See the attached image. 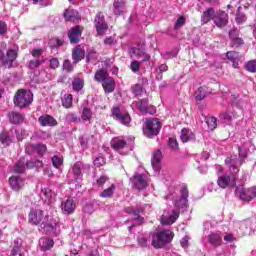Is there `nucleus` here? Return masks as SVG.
I'll use <instances>...</instances> for the list:
<instances>
[{
	"label": "nucleus",
	"instance_id": "1",
	"mask_svg": "<svg viewBox=\"0 0 256 256\" xmlns=\"http://www.w3.org/2000/svg\"><path fill=\"white\" fill-rule=\"evenodd\" d=\"M175 239V233L171 229L160 230L153 235L152 247L154 249H165Z\"/></svg>",
	"mask_w": 256,
	"mask_h": 256
},
{
	"label": "nucleus",
	"instance_id": "2",
	"mask_svg": "<svg viewBox=\"0 0 256 256\" xmlns=\"http://www.w3.org/2000/svg\"><path fill=\"white\" fill-rule=\"evenodd\" d=\"M13 103L19 109H27L33 103V92L25 89H18L14 95Z\"/></svg>",
	"mask_w": 256,
	"mask_h": 256
},
{
	"label": "nucleus",
	"instance_id": "3",
	"mask_svg": "<svg viewBox=\"0 0 256 256\" xmlns=\"http://www.w3.org/2000/svg\"><path fill=\"white\" fill-rule=\"evenodd\" d=\"M28 223L30 225H42L43 227H50L53 229V224L49 223V214L41 209L31 210L28 214Z\"/></svg>",
	"mask_w": 256,
	"mask_h": 256
},
{
	"label": "nucleus",
	"instance_id": "4",
	"mask_svg": "<svg viewBox=\"0 0 256 256\" xmlns=\"http://www.w3.org/2000/svg\"><path fill=\"white\" fill-rule=\"evenodd\" d=\"M161 131V122L157 118H147L143 126V133L146 137H155Z\"/></svg>",
	"mask_w": 256,
	"mask_h": 256
},
{
	"label": "nucleus",
	"instance_id": "5",
	"mask_svg": "<svg viewBox=\"0 0 256 256\" xmlns=\"http://www.w3.org/2000/svg\"><path fill=\"white\" fill-rule=\"evenodd\" d=\"M130 182L134 189L137 191H144L149 186V177L145 174L135 173L131 178Z\"/></svg>",
	"mask_w": 256,
	"mask_h": 256
},
{
	"label": "nucleus",
	"instance_id": "6",
	"mask_svg": "<svg viewBox=\"0 0 256 256\" xmlns=\"http://www.w3.org/2000/svg\"><path fill=\"white\" fill-rule=\"evenodd\" d=\"M111 117L114 121H118L121 125H129L131 123V115L129 113H121V108L119 106H113L111 108Z\"/></svg>",
	"mask_w": 256,
	"mask_h": 256
},
{
	"label": "nucleus",
	"instance_id": "7",
	"mask_svg": "<svg viewBox=\"0 0 256 256\" xmlns=\"http://www.w3.org/2000/svg\"><path fill=\"white\" fill-rule=\"evenodd\" d=\"M19 57V52L15 49H8L6 52V56L2 58V64L0 67H5L6 69H11L13 67V63L17 61Z\"/></svg>",
	"mask_w": 256,
	"mask_h": 256
},
{
	"label": "nucleus",
	"instance_id": "8",
	"mask_svg": "<svg viewBox=\"0 0 256 256\" xmlns=\"http://www.w3.org/2000/svg\"><path fill=\"white\" fill-rule=\"evenodd\" d=\"M236 183H237V177L235 176V174L223 175L218 177L217 179V185L221 189H227V187H229V189H233Z\"/></svg>",
	"mask_w": 256,
	"mask_h": 256
},
{
	"label": "nucleus",
	"instance_id": "9",
	"mask_svg": "<svg viewBox=\"0 0 256 256\" xmlns=\"http://www.w3.org/2000/svg\"><path fill=\"white\" fill-rule=\"evenodd\" d=\"M83 29H85L81 25L73 26L68 31V39L72 45H77L79 41H81V35H83Z\"/></svg>",
	"mask_w": 256,
	"mask_h": 256
},
{
	"label": "nucleus",
	"instance_id": "10",
	"mask_svg": "<svg viewBox=\"0 0 256 256\" xmlns=\"http://www.w3.org/2000/svg\"><path fill=\"white\" fill-rule=\"evenodd\" d=\"M9 185L12 191L19 193V191L25 188V185H27V182H25V179L21 176H11L9 178Z\"/></svg>",
	"mask_w": 256,
	"mask_h": 256
},
{
	"label": "nucleus",
	"instance_id": "11",
	"mask_svg": "<svg viewBox=\"0 0 256 256\" xmlns=\"http://www.w3.org/2000/svg\"><path fill=\"white\" fill-rule=\"evenodd\" d=\"M131 53L132 55H135L137 59H142L141 63H147L151 61V54L145 51V45H142L140 48L132 47Z\"/></svg>",
	"mask_w": 256,
	"mask_h": 256
},
{
	"label": "nucleus",
	"instance_id": "12",
	"mask_svg": "<svg viewBox=\"0 0 256 256\" xmlns=\"http://www.w3.org/2000/svg\"><path fill=\"white\" fill-rule=\"evenodd\" d=\"M63 17L66 23H79V21H81L79 11L73 8H67L63 13Z\"/></svg>",
	"mask_w": 256,
	"mask_h": 256
},
{
	"label": "nucleus",
	"instance_id": "13",
	"mask_svg": "<svg viewBox=\"0 0 256 256\" xmlns=\"http://www.w3.org/2000/svg\"><path fill=\"white\" fill-rule=\"evenodd\" d=\"M61 211L63 215H73L75 213V209H77V202L73 200V198H68L61 203Z\"/></svg>",
	"mask_w": 256,
	"mask_h": 256
},
{
	"label": "nucleus",
	"instance_id": "14",
	"mask_svg": "<svg viewBox=\"0 0 256 256\" xmlns=\"http://www.w3.org/2000/svg\"><path fill=\"white\" fill-rule=\"evenodd\" d=\"M226 165H228L232 174L236 175L239 173V167L243 165V160H239L237 155H233L225 160Z\"/></svg>",
	"mask_w": 256,
	"mask_h": 256
},
{
	"label": "nucleus",
	"instance_id": "15",
	"mask_svg": "<svg viewBox=\"0 0 256 256\" xmlns=\"http://www.w3.org/2000/svg\"><path fill=\"white\" fill-rule=\"evenodd\" d=\"M229 38H230V46L235 47L236 49L239 47H243L245 45V41L243 38L239 37V30L233 28L229 31Z\"/></svg>",
	"mask_w": 256,
	"mask_h": 256
},
{
	"label": "nucleus",
	"instance_id": "16",
	"mask_svg": "<svg viewBox=\"0 0 256 256\" xmlns=\"http://www.w3.org/2000/svg\"><path fill=\"white\" fill-rule=\"evenodd\" d=\"M214 23L216 27H219L220 29L227 27V23H229V15L227 12L219 10L214 17Z\"/></svg>",
	"mask_w": 256,
	"mask_h": 256
},
{
	"label": "nucleus",
	"instance_id": "17",
	"mask_svg": "<svg viewBox=\"0 0 256 256\" xmlns=\"http://www.w3.org/2000/svg\"><path fill=\"white\" fill-rule=\"evenodd\" d=\"M7 118L12 125H21L25 121V114H21L18 111H10L7 114Z\"/></svg>",
	"mask_w": 256,
	"mask_h": 256
},
{
	"label": "nucleus",
	"instance_id": "18",
	"mask_svg": "<svg viewBox=\"0 0 256 256\" xmlns=\"http://www.w3.org/2000/svg\"><path fill=\"white\" fill-rule=\"evenodd\" d=\"M85 59V49L81 45H77L72 49V60L75 65L81 63Z\"/></svg>",
	"mask_w": 256,
	"mask_h": 256
},
{
	"label": "nucleus",
	"instance_id": "19",
	"mask_svg": "<svg viewBox=\"0 0 256 256\" xmlns=\"http://www.w3.org/2000/svg\"><path fill=\"white\" fill-rule=\"evenodd\" d=\"M179 215V210H173L170 216L163 214L160 217V223L161 225H173V223L179 219Z\"/></svg>",
	"mask_w": 256,
	"mask_h": 256
},
{
	"label": "nucleus",
	"instance_id": "20",
	"mask_svg": "<svg viewBox=\"0 0 256 256\" xmlns=\"http://www.w3.org/2000/svg\"><path fill=\"white\" fill-rule=\"evenodd\" d=\"M235 195L241 199V201H246L249 203L251 201V193H249V188L245 189L243 185L237 186L235 189Z\"/></svg>",
	"mask_w": 256,
	"mask_h": 256
},
{
	"label": "nucleus",
	"instance_id": "21",
	"mask_svg": "<svg viewBox=\"0 0 256 256\" xmlns=\"http://www.w3.org/2000/svg\"><path fill=\"white\" fill-rule=\"evenodd\" d=\"M38 121L41 127H56L57 125V120L49 114L40 116Z\"/></svg>",
	"mask_w": 256,
	"mask_h": 256
},
{
	"label": "nucleus",
	"instance_id": "22",
	"mask_svg": "<svg viewBox=\"0 0 256 256\" xmlns=\"http://www.w3.org/2000/svg\"><path fill=\"white\" fill-rule=\"evenodd\" d=\"M110 145L114 151H121L127 147V140H125L123 137H114L112 138Z\"/></svg>",
	"mask_w": 256,
	"mask_h": 256
},
{
	"label": "nucleus",
	"instance_id": "23",
	"mask_svg": "<svg viewBox=\"0 0 256 256\" xmlns=\"http://www.w3.org/2000/svg\"><path fill=\"white\" fill-rule=\"evenodd\" d=\"M181 198L178 202L175 203V206L177 209L181 207H187V202L189 198V189H187V186H183L181 191H180Z\"/></svg>",
	"mask_w": 256,
	"mask_h": 256
},
{
	"label": "nucleus",
	"instance_id": "24",
	"mask_svg": "<svg viewBox=\"0 0 256 256\" xmlns=\"http://www.w3.org/2000/svg\"><path fill=\"white\" fill-rule=\"evenodd\" d=\"M226 59L231 61L234 69H239V61H241V55L237 51H228L226 53Z\"/></svg>",
	"mask_w": 256,
	"mask_h": 256
},
{
	"label": "nucleus",
	"instance_id": "25",
	"mask_svg": "<svg viewBox=\"0 0 256 256\" xmlns=\"http://www.w3.org/2000/svg\"><path fill=\"white\" fill-rule=\"evenodd\" d=\"M161 159H163V153L161 152V150L155 151L151 159L154 171H161Z\"/></svg>",
	"mask_w": 256,
	"mask_h": 256
},
{
	"label": "nucleus",
	"instance_id": "26",
	"mask_svg": "<svg viewBox=\"0 0 256 256\" xmlns=\"http://www.w3.org/2000/svg\"><path fill=\"white\" fill-rule=\"evenodd\" d=\"M208 243L211 244L212 247H221L223 245V238L220 234L212 232L208 235Z\"/></svg>",
	"mask_w": 256,
	"mask_h": 256
},
{
	"label": "nucleus",
	"instance_id": "27",
	"mask_svg": "<svg viewBox=\"0 0 256 256\" xmlns=\"http://www.w3.org/2000/svg\"><path fill=\"white\" fill-rule=\"evenodd\" d=\"M217 13H215V8L210 7L203 12L201 16L202 23H209V21H215Z\"/></svg>",
	"mask_w": 256,
	"mask_h": 256
},
{
	"label": "nucleus",
	"instance_id": "28",
	"mask_svg": "<svg viewBox=\"0 0 256 256\" xmlns=\"http://www.w3.org/2000/svg\"><path fill=\"white\" fill-rule=\"evenodd\" d=\"M111 76L106 69H99L94 74V80L96 83H103L105 80L109 79Z\"/></svg>",
	"mask_w": 256,
	"mask_h": 256
},
{
	"label": "nucleus",
	"instance_id": "29",
	"mask_svg": "<svg viewBox=\"0 0 256 256\" xmlns=\"http://www.w3.org/2000/svg\"><path fill=\"white\" fill-rule=\"evenodd\" d=\"M102 87L105 91V93H113V91H115V79H113V77H109L107 78L104 82H102Z\"/></svg>",
	"mask_w": 256,
	"mask_h": 256
},
{
	"label": "nucleus",
	"instance_id": "30",
	"mask_svg": "<svg viewBox=\"0 0 256 256\" xmlns=\"http://www.w3.org/2000/svg\"><path fill=\"white\" fill-rule=\"evenodd\" d=\"M180 139L182 143H189V141L195 139V134L189 128H183L181 130Z\"/></svg>",
	"mask_w": 256,
	"mask_h": 256
},
{
	"label": "nucleus",
	"instance_id": "31",
	"mask_svg": "<svg viewBox=\"0 0 256 256\" xmlns=\"http://www.w3.org/2000/svg\"><path fill=\"white\" fill-rule=\"evenodd\" d=\"M208 95H209L208 88L206 86H201L196 90L194 97L196 101H203V99H205V97H208Z\"/></svg>",
	"mask_w": 256,
	"mask_h": 256
},
{
	"label": "nucleus",
	"instance_id": "32",
	"mask_svg": "<svg viewBox=\"0 0 256 256\" xmlns=\"http://www.w3.org/2000/svg\"><path fill=\"white\" fill-rule=\"evenodd\" d=\"M83 87H85V80L83 78L74 77L72 81L73 91H76V93H79V91L83 90Z\"/></svg>",
	"mask_w": 256,
	"mask_h": 256
},
{
	"label": "nucleus",
	"instance_id": "33",
	"mask_svg": "<svg viewBox=\"0 0 256 256\" xmlns=\"http://www.w3.org/2000/svg\"><path fill=\"white\" fill-rule=\"evenodd\" d=\"M115 189H117L115 184H111L110 187L104 189L102 193H100V197L103 199H111V197L115 195Z\"/></svg>",
	"mask_w": 256,
	"mask_h": 256
},
{
	"label": "nucleus",
	"instance_id": "34",
	"mask_svg": "<svg viewBox=\"0 0 256 256\" xmlns=\"http://www.w3.org/2000/svg\"><path fill=\"white\" fill-rule=\"evenodd\" d=\"M113 13L114 15H123V9H125V1H114L113 3Z\"/></svg>",
	"mask_w": 256,
	"mask_h": 256
},
{
	"label": "nucleus",
	"instance_id": "35",
	"mask_svg": "<svg viewBox=\"0 0 256 256\" xmlns=\"http://www.w3.org/2000/svg\"><path fill=\"white\" fill-rule=\"evenodd\" d=\"M44 62V59H32L28 61L27 67L28 69H30V71H35V69H39V67H41V65H43Z\"/></svg>",
	"mask_w": 256,
	"mask_h": 256
},
{
	"label": "nucleus",
	"instance_id": "36",
	"mask_svg": "<svg viewBox=\"0 0 256 256\" xmlns=\"http://www.w3.org/2000/svg\"><path fill=\"white\" fill-rule=\"evenodd\" d=\"M40 245L42 251H49V249H53L55 242L52 239L42 238Z\"/></svg>",
	"mask_w": 256,
	"mask_h": 256
},
{
	"label": "nucleus",
	"instance_id": "37",
	"mask_svg": "<svg viewBox=\"0 0 256 256\" xmlns=\"http://www.w3.org/2000/svg\"><path fill=\"white\" fill-rule=\"evenodd\" d=\"M62 107L65 109H71L73 107V95L65 94L62 97Z\"/></svg>",
	"mask_w": 256,
	"mask_h": 256
},
{
	"label": "nucleus",
	"instance_id": "38",
	"mask_svg": "<svg viewBox=\"0 0 256 256\" xmlns=\"http://www.w3.org/2000/svg\"><path fill=\"white\" fill-rule=\"evenodd\" d=\"M137 107H138L139 111H141V113H148V111H149V99H147V98L140 99L137 102Z\"/></svg>",
	"mask_w": 256,
	"mask_h": 256
},
{
	"label": "nucleus",
	"instance_id": "39",
	"mask_svg": "<svg viewBox=\"0 0 256 256\" xmlns=\"http://www.w3.org/2000/svg\"><path fill=\"white\" fill-rule=\"evenodd\" d=\"M0 142L4 147H9L11 143H13V140L11 139V136L7 132H1L0 133Z\"/></svg>",
	"mask_w": 256,
	"mask_h": 256
},
{
	"label": "nucleus",
	"instance_id": "40",
	"mask_svg": "<svg viewBox=\"0 0 256 256\" xmlns=\"http://www.w3.org/2000/svg\"><path fill=\"white\" fill-rule=\"evenodd\" d=\"M80 119L81 121H91V119H93V111H91V108L84 107Z\"/></svg>",
	"mask_w": 256,
	"mask_h": 256
},
{
	"label": "nucleus",
	"instance_id": "41",
	"mask_svg": "<svg viewBox=\"0 0 256 256\" xmlns=\"http://www.w3.org/2000/svg\"><path fill=\"white\" fill-rule=\"evenodd\" d=\"M206 123L208 125V129L210 131H215L217 129V118L214 116H208L206 117Z\"/></svg>",
	"mask_w": 256,
	"mask_h": 256
},
{
	"label": "nucleus",
	"instance_id": "42",
	"mask_svg": "<svg viewBox=\"0 0 256 256\" xmlns=\"http://www.w3.org/2000/svg\"><path fill=\"white\" fill-rule=\"evenodd\" d=\"M94 27H95L97 35H99V37H103V35H105V32L107 31V29H109V25L107 24V22H104L103 24H98Z\"/></svg>",
	"mask_w": 256,
	"mask_h": 256
},
{
	"label": "nucleus",
	"instance_id": "43",
	"mask_svg": "<svg viewBox=\"0 0 256 256\" xmlns=\"http://www.w3.org/2000/svg\"><path fill=\"white\" fill-rule=\"evenodd\" d=\"M32 148L35 151H37L38 155H40L41 157H43L44 153H47V145L45 144H41V143L34 144L32 145Z\"/></svg>",
	"mask_w": 256,
	"mask_h": 256
},
{
	"label": "nucleus",
	"instance_id": "44",
	"mask_svg": "<svg viewBox=\"0 0 256 256\" xmlns=\"http://www.w3.org/2000/svg\"><path fill=\"white\" fill-rule=\"evenodd\" d=\"M14 171L16 173H23L25 171V158H21L17 161V163L14 166Z\"/></svg>",
	"mask_w": 256,
	"mask_h": 256
},
{
	"label": "nucleus",
	"instance_id": "45",
	"mask_svg": "<svg viewBox=\"0 0 256 256\" xmlns=\"http://www.w3.org/2000/svg\"><path fill=\"white\" fill-rule=\"evenodd\" d=\"M103 23H107L105 21V15H103V12H97L94 18V26L102 25Z\"/></svg>",
	"mask_w": 256,
	"mask_h": 256
},
{
	"label": "nucleus",
	"instance_id": "46",
	"mask_svg": "<svg viewBox=\"0 0 256 256\" xmlns=\"http://www.w3.org/2000/svg\"><path fill=\"white\" fill-rule=\"evenodd\" d=\"M185 23H187V18H185V16H180L174 24V31H178V29H181V27H183Z\"/></svg>",
	"mask_w": 256,
	"mask_h": 256
},
{
	"label": "nucleus",
	"instance_id": "47",
	"mask_svg": "<svg viewBox=\"0 0 256 256\" xmlns=\"http://www.w3.org/2000/svg\"><path fill=\"white\" fill-rule=\"evenodd\" d=\"M99 59V54H97V51L90 50L86 56V63H89L91 61H97Z\"/></svg>",
	"mask_w": 256,
	"mask_h": 256
},
{
	"label": "nucleus",
	"instance_id": "48",
	"mask_svg": "<svg viewBox=\"0 0 256 256\" xmlns=\"http://www.w3.org/2000/svg\"><path fill=\"white\" fill-rule=\"evenodd\" d=\"M246 71H249V73H256V60H249L245 64Z\"/></svg>",
	"mask_w": 256,
	"mask_h": 256
},
{
	"label": "nucleus",
	"instance_id": "49",
	"mask_svg": "<svg viewBox=\"0 0 256 256\" xmlns=\"http://www.w3.org/2000/svg\"><path fill=\"white\" fill-rule=\"evenodd\" d=\"M131 89H132L133 95H135L136 97L143 95V86H141V84H134L131 87Z\"/></svg>",
	"mask_w": 256,
	"mask_h": 256
},
{
	"label": "nucleus",
	"instance_id": "50",
	"mask_svg": "<svg viewBox=\"0 0 256 256\" xmlns=\"http://www.w3.org/2000/svg\"><path fill=\"white\" fill-rule=\"evenodd\" d=\"M219 117H220V120L223 121L224 123H229L233 119V117L228 111L221 112Z\"/></svg>",
	"mask_w": 256,
	"mask_h": 256
},
{
	"label": "nucleus",
	"instance_id": "51",
	"mask_svg": "<svg viewBox=\"0 0 256 256\" xmlns=\"http://www.w3.org/2000/svg\"><path fill=\"white\" fill-rule=\"evenodd\" d=\"M52 165L56 169H59V167H61V165H63V158H61V157H59L57 155L53 156L52 157Z\"/></svg>",
	"mask_w": 256,
	"mask_h": 256
},
{
	"label": "nucleus",
	"instance_id": "52",
	"mask_svg": "<svg viewBox=\"0 0 256 256\" xmlns=\"http://www.w3.org/2000/svg\"><path fill=\"white\" fill-rule=\"evenodd\" d=\"M141 63L143 62H139L137 60H134L130 63V69L133 73H137L139 72V70L141 69Z\"/></svg>",
	"mask_w": 256,
	"mask_h": 256
},
{
	"label": "nucleus",
	"instance_id": "53",
	"mask_svg": "<svg viewBox=\"0 0 256 256\" xmlns=\"http://www.w3.org/2000/svg\"><path fill=\"white\" fill-rule=\"evenodd\" d=\"M66 117L71 123H81V118L73 112L68 113Z\"/></svg>",
	"mask_w": 256,
	"mask_h": 256
},
{
	"label": "nucleus",
	"instance_id": "54",
	"mask_svg": "<svg viewBox=\"0 0 256 256\" xmlns=\"http://www.w3.org/2000/svg\"><path fill=\"white\" fill-rule=\"evenodd\" d=\"M168 146L173 151H178L179 150V142H177V139H175V138H169Z\"/></svg>",
	"mask_w": 256,
	"mask_h": 256
},
{
	"label": "nucleus",
	"instance_id": "55",
	"mask_svg": "<svg viewBox=\"0 0 256 256\" xmlns=\"http://www.w3.org/2000/svg\"><path fill=\"white\" fill-rule=\"evenodd\" d=\"M16 137L18 141H23L24 139H27L29 137V134L26 130H16Z\"/></svg>",
	"mask_w": 256,
	"mask_h": 256
},
{
	"label": "nucleus",
	"instance_id": "56",
	"mask_svg": "<svg viewBox=\"0 0 256 256\" xmlns=\"http://www.w3.org/2000/svg\"><path fill=\"white\" fill-rule=\"evenodd\" d=\"M63 69L64 71H67V73H73V64L71 63V60L66 59L63 62Z\"/></svg>",
	"mask_w": 256,
	"mask_h": 256
},
{
	"label": "nucleus",
	"instance_id": "57",
	"mask_svg": "<svg viewBox=\"0 0 256 256\" xmlns=\"http://www.w3.org/2000/svg\"><path fill=\"white\" fill-rule=\"evenodd\" d=\"M81 167H83V164L81 162H76L72 168V171L74 175H77L78 177L81 175Z\"/></svg>",
	"mask_w": 256,
	"mask_h": 256
},
{
	"label": "nucleus",
	"instance_id": "58",
	"mask_svg": "<svg viewBox=\"0 0 256 256\" xmlns=\"http://www.w3.org/2000/svg\"><path fill=\"white\" fill-rule=\"evenodd\" d=\"M30 54L32 55V57H34V59H39V57H41V55H43V49L35 48L30 52Z\"/></svg>",
	"mask_w": 256,
	"mask_h": 256
},
{
	"label": "nucleus",
	"instance_id": "59",
	"mask_svg": "<svg viewBox=\"0 0 256 256\" xmlns=\"http://www.w3.org/2000/svg\"><path fill=\"white\" fill-rule=\"evenodd\" d=\"M104 45H108V47L117 45V40H115V38L113 36L106 37L104 39Z\"/></svg>",
	"mask_w": 256,
	"mask_h": 256
},
{
	"label": "nucleus",
	"instance_id": "60",
	"mask_svg": "<svg viewBox=\"0 0 256 256\" xmlns=\"http://www.w3.org/2000/svg\"><path fill=\"white\" fill-rule=\"evenodd\" d=\"M106 181H109V178L107 177V175H101L96 180V184L99 185V187H103L105 185Z\"/></svg>",
	"mask_w": 256,
	"mask_h": 256
},
{
	"label": "nucleus",
	"instance_id": "61",
	"mask_svg": "<svg viewBox=\"0 0 256 256\" xmlns=\"http://www.w3.org/2000/svg\"><path fill=\"white\" fill-rule=\"evenodd\" d=\"M42 193L45 197V201H51V199H53V195L51 194V190H49V188L42 189Z\"/></svg>",
	"mask_w": 256,
	"mask_h": 256
},
{
	"label": "nucleus",
	"instance_id": "62",
	"mask_svg": "<svg viewBox=\"0 0 256 256\" xmlns=\"http://www.w3.org/2000/svg\"><path fill=\"white\" fill-rule=\"evenodd\" d=\"M7 34V23L5 21L0 20V36Z\"/></svg>",
	"mask_w": 256,
	"mask_h": 256
},
{
	"label": "nucleus",
	"instance_id": "63",
	"mask_svg": "<svg viewBox=\"0 0 256 256\" xmlns=\"http://www.w3.org/2000/svg\"><path fill=\"white\" fill-rule=\"evenodd\" d=\"M224 241L226 243H234V241H237V238L231 233H228L224 236Z\"/></svg>",
	"mask_w": 256,
	"mask_h": 256
},
{
	"label": "nucleus",
	"instance_id": "64",
	"mask_svg": "<svg viewBox=\"0 0 256 256\" xmlns=\"http://www.w3.org/2000/svg\"><path fill=\"white\" fill-rule=\"evenodd\" d=\"M50 69H59V59L57 58L50 59Z\"/></svg>",
	"mask_w": 256,
	"mask_h": 256
}]
</instances>
